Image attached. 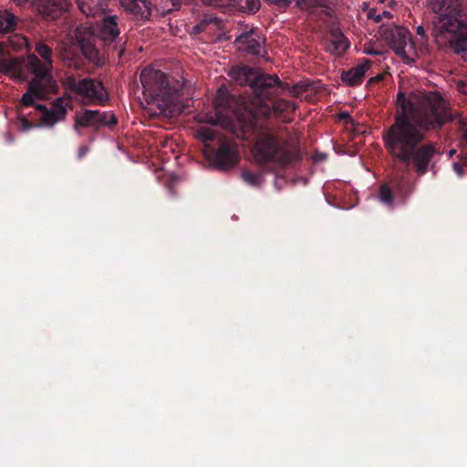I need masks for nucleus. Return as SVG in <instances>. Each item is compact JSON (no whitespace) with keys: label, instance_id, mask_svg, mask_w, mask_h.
I'll return each mask as SVG.
<instances>
[{"label":"nucleus","instance_id":"1","mask_svg":"<svg viewBox=\"0 0 467 467\" xmlns=\"http://www.w3.org/2000/svg\"><path fill=\"white\" fill-rule=\"evenodd\" d=\"M397 104L399 109L393 123L382 131L384 147L394 161L423 176L432 170L440 154L435 142L426 141L427 134L441 129L452 120V116L437 92L425 94L419 108L403 92H399Z\"/></svg>","mask_w":467,"mask_h":467},{"label":"nucleus","instance_id":"2","mask_svg":"<svg viewBox=\"0 0 467 467\" xmlns=\"http://www.w3.org/2000/svg\"><path fill=\"white\" fill-rule=\"evenodd\" d=\"M438 22L431 35L438 45H446L456 54L467 57V0H427Z\"/></svg>","mask_w":467,"mask_h":467},{"label":"nucleus","instance_id":"3","mask_svg":"<svg viewBox=\"0 0 467 467\" xmlns=\"http://www.w3.org/2000/svg\"><path fill=\"white\" fill-rule=\"evenodd\" d=\"M238 122L244 137L254 136L252 156L254 162L265 171L285 168L301 160L300 149L278 136L265 124L258 122L257 127L249 129L242 120Z\"/></svg>","mask_w":467,"mask_h":467},{"label":"nucleus","instance_id":"4","mask_svg":"<svg viewBox=\"0 0 467 467\" xmlns=\"http://www.w3.org/2000/svg\"><path fill=\"white\" fill-rule=\"evenodd\" d=\"M119 33L117 16H108L103 18L98 36L86 28L83 30L77 28L75 39L65 49L62 57L67 61L68 67L78 69L81 68L86 61L100 66L104 63V57L100 55L97 42L100 40L109 45L117 40Z\"/></svg>","mask_w":467,"mask_h":467},{"label":"nucleus","instance_id":"5","mask_svg":"<svg viewBox=\"0 0 467 467\" xmlns=\"http://www.w3.org/2000/svg\"><path fill=\"white\" fill-rule=\"evenodd\" d=\"M233 80L240 86H249L250 95L240 97L238 99L225 89L220 88L215 99L216 106L231 110L238 119L239 108L243 103H250L259 96L270 93L271 88L281 85V80L276 75L258 73L249 66H235L230 70Z\"/></svg>","mask_w":467,"mask_h":467},{"label":"nucleus","instance_id":"6","mask_svg":"<svg viewBox=\"0 0 467 467\" xmlns=\"http://www.w3.org/2000/svg\"><path fill=\"white\" fill-rule=\"evenodd\" d=\"M148 118L172 119L185 109L182 92L168 76L148 65Z\"/></svg>","mask_w":467,"mask_h":467},{"label":"nucleus","instance_id":"7","mask_svg":"<svg viewBox=\"0 0 467 467\" xmlns=\"http://www.w3.org/2000/svg\"><path fill=\"white\" fill-rule=\"evenodd\" d=\"M36 51L43 60L35 55L27 58L26 68L34 78L28 82L27 90L21 98V106L34 105V99H47L49 95L57 94L59 89L57 82L52 76V48L46 43L37 42Z\"/></svg>","mask_w":467,"mask_h":467},{"label":"nucleus","instance_id":"8","mask_svg":"<svg viewBox=\"0 0 467 467\" xmlns=\"http://www.w3.org/2000/svg\"><path fill=\"white\" fill-rule=\"evenodd\" d=\"M275 88H271L270 93L265 96H259L250 101V103H243L239 108L238 120L245 123L249 129L257 127L258 122L265 123V119L269 117L272 112L280 114L287 110H295L296 107L292 101L289 100H277L274 101L271 97Z\"/></svg>","mask_w":467,"mask_h":467},{"label":"nucleus","instance_id":"9","mask_svg":"<svg viewBox=\"0 0 467 467\" xmlns=\"http://www.w3.org/2000/svg\"><path fill=\"white\" fill-rule=\"evenodd\" d=\"M63 87L81 99L84 105H105L109 94L101 81L84 78L77 79L74 75H66L62 80Z\"/></svg>","mask_w":467,"mask_h":467},{"label":"nucleus","instance_id":"10","mask_svg":"<svg viewBox=\"0 0 467 467\" xmlns=\"http://www.w3.org/2000/svg\"><path fill=\"white\" fill-rule=\"evenodd\" d=\"M74 119V130L78 132L79 128H90L94 131H99L103 127L111 129L118 123V118L112 112L93 109L77 112Z\"/></svg>","mask_w":467,"mask_h":467},{"label":"nucleus","instance_id":"11","mask_svg":"<svg viewBox=\"0 0 467 467\" xmlns=\"http://www.w3.org/2000/svg\"><path fill=\"white\" fill-rule=\"evenodd\" d=\"M379 34L389 43L395 54L402 58L407 57L406 47L409 45L410 47H412L413 46L410 31L403 26L383 24L379 26Z\"/></svg>","mask_w":467,"mask_h":467},{"label":"nucleus","instance_id":"12","mask_svg":"<svg viewBox=\"0 0 467 467\" xmlns=\"http://www.w3.org/2000/svg\"><path fill=\"white\" fill-rule=\"evenodd\" d=\"M28 107H35L36 110L41 112V124L46 127H53L56 123L62 121L67 115V109H72L71 97L64 95L63 97L57 98L52 103L51 107L47 108L46 105L37 104L34 101V105Z\"/></svg>","mask_w":467,"mask_h":467},{"label":"nucleus","instance_id":"13","mask_svg":"<svg viewBox=\"0 0 467 467\" xmlns=\"http://www.w3.org/2000/svg\"><path fill=\"white\" fill-rule=\"evenodd\" d=\"M17 5L29 4L46 17L56 18L68 5L67 0H13Z\"/></svg>","mask_w":467,"mask_h":467},{"label":"nucleus","instance_id":"14","mask_svg":"<svg viewBox=\"0 0 467 467\" xmlns=\"http://www.w3.org/2000/svg\"><path fill=\"white\" fill-rule=\"evenodd\" d=\"M239 160L238 153L234 147L223 141L216 150L211 154V161L220 170H226L234 166Z\"/></svg>","mask_w":467,"mask_h":467},{"label":"nucleus","instance_id":"15","mask_svg":"<svg viewBox=\"0 0 467 467\" xmlns=\"http://www.w3.org/2000/svg\"><path fill=\"white\" fill-rule=\"evenodd\" d=\"M260 6V0H224L223 5L219 8L224 13L254 15L259 11Z\"/></svg>","mask_w":467,"mask_h":467},{"label":"nucleus","instance_id":"16","mask_svg":"<svg viewBox=\"0 0 467 467\" xmlns=\"http://www.w3.org/2000/svg\"><path fill=\"white\" fill-rule=\"evenodd\" d=\"M234 44L241 51L252 55H259L260 53L261 44L259 41V36L254 29L242 33L238 36L235 38Z\"/></svg>","mask_w":467,"mask_h":467},{"label":"nucleus","instance_id":"17","mask_svg":"<svg viewBox=\"0 0 467 467\" xmlns=\"http://www.w3.org/2000/svg\"><path fill=\"white\" fill-rule=\"evenodd\" d=\"M371 62L365 59L362 63L341 73V80L348 86L354 87L360 85L365 78L366 72L369 69Z\"/></svg>","mask_w":467,"mask_h":467},{"label":"nucleus","instance_id":"18","mask_svg":"<svg viewBox=\"0 0 467 467\" xmlns=\"http://www.w3.org/2000/svg\"><path fill=\"white\" fill-rule=\"evenodd\" d=\"M349 47V42L338 28L330 30V38L327 46V51L337 56H342Z\"/></svg>","mask_w":467,"mask_h":467},{"label":"nucleus","instance_id":"19","mask_svg":"<svg viewBox=\"0 0 467 467\" xmlns=\"http://www.w3.org/2000/svg\"><path fill=\"white\" fill-rule=\"evenodd\" d=\"M0 72L19 80L26 79V75L22 67V61L17 57L6 59L0 57Z\"/></svg>","mask_w":467,"mask_h":467},{"label":"nucleus","instance_id":"20","mask_svg":"<svg viewBox=\"0 0 467 467\" xmlns=\"http://www.w3.org/2000/svg\"><path fill=\"white\" fill-rule=\"evenodd\" d=\"M19 18L7 9L0 10V34H9L16 29Z\"/></svg>","mask_w":467,"mask_h":467},{"label":"nucleus","instance_id":"21","mask_svg":"<svg viewBox=\"0 0 467 467\" xmlns=\"http://www.w3.org/2000/svg\"><path fill=\"white\" fill-rule=\"evenodd\" d=\"M222 20L218 18L216 16L213 14H205L201 18L199 23H197L192 30L196 34H200L202 32H204L208 30L211 26L213 28H219L221 26Z\"/></svg>","mask_w":467,"mask_h":467},{"label":"nucleus","instance_id":"22","mask_svg":"<svg viewBox=\"0 0 467 467\" xmlns=\"http://www.w3.org/2000/svg\"><path fill=\"white\" fill-rule=\"evenodd\" d=\"M391 182L393 188L403 196H407L412 192V185L410 180L405 176L404 172L401 174H395Z\"/></svg>","mask_w":467,"mask_h":467},{"label":"nucleus","instance_id":"23","mask_svg":"<svg viewBox=\"0 0 467 467\" xmlns=\"http://www.w3.org/2000/svg\"><path fill=\"white\" fill-rule=\"evenodd\" d=\"M99 0H76L79 10L87 16L95 17L100 12Z\"/></svg>","mask_w":467,"mask_h":467},{"label":"nucleus","instance_id":"24","mask_svg":"<svg viewBox=\"0 0 467 467\" xmlns=\"http://www.w3.org/2000/svg\"><path fill=\"white\" fill-rule=\"evenodd\" d=\"M120 4L126 11L143 18L142 8L146 7V0H120Z\"/></svg>","mask_w":467,"mask_h":467},{"label":"nucleus","instance_id":"25","mask_svg":"<svg viewBox=\"0 0 467 467\" xmlns=\"http://www.w3.org/2000/svg\"><path fill=\"white\" fill-rule=\"evenodd\" d=\"M241 176L245 183H247L253 187H259L265 182L264 175H263L262 171L253 172L249 170H244L242 171Z\"/></svg>","mask_w":467,"mask_h":467},{"label":"nucleus","instance_id":"26","mask_svg":"<svg viewBox=\"0 0 467 467\" xmlns=\"http://www.w3.org/2000/svg\"><path fill=\"white\" fill-rule=\"evenodd\" d=\"M297 6L302 9H312L314 7L328 8L336 0H294Z\"/></svg>","mask_w":467,"mask_h":467},{"label":"nucleus","instance_id":"27","mask_svg":"<svg viewBox=\"0 0 467 467\" xmlns=\"http://www.w3.org/2000/svg\"><path fill=\"white\" fill-rule=\"evenodd\" d=\"M154 176L157 181H161L164 184L171 195H174V178L172 176L167 174L163 170H154Z\"/></svg>","mask_w":467,"mask_h":467},{"label":"nucleus","instance_id":"28","mask_svg":"<svg viewBox=\"0 0 467 467\" xmlns=\"http://www.w3.org/2000/svg\"><path fill=\"white\" fill-rule=\"evenodd\" d=\"M379 198L381 202H383L389 206L393 205L394 195H393L392 190L390 189V187L388 184H383L380 186L379 192Z\"/></svg>","mask_w":467,"mask_h":467},{"label":"nucleus","instance_id":"29","mask_svg":"<svg viewBox=\"0 0 467 467\" xmlns=\"http://www.w3.org/2000/svg\"><path fill=\"white\" fill-rule=\"evenodd\" d=\"M198 137L203 142L213 141L216 137V132L207 127H202L197 131Z\"/></svg>","mask_w":467,"mask_h":467},{"label":"nucleus","instance_id":"30","mask_svg":"<svg viewBox=\"0 0 467 467\" xmlns=\"http://www.w3.org/2000/svg\"><path fill=\"white\" fill-rule=\"evenodd\" d=\"M171 3V7L163 9L162 14L171 13L172 11L180 10L182 5H191L195 0H166Z\"/></svg>","mask_w":467,"mask_h":467},{"label":"nucleus","instance_id":"31","mask_svg":"<svg viewBox=\"0 0 467 467\" xmlns=\"http://www.w3.org/2000/svg\"><path fill=\"white\" fill-rule=\"evenodd\" d=\"M140 81L141 84V95L146 98V67H140Z\"/></svg>","mask_w":467,"mask_h":467},{"label":"nucleus","instance_id":"32","mask_svg":"<svg viewBox=\"0 0 467 467\" xmlns=\"http://www.w3.org/2000/svg\"><path fill=\"white\" fill-rule=\"evenodd\" d=\"M416 33L420 36L421 44H425L428 41V36L423 26H417Z\"/></svg>","mask_w":467,"mask_h":467},{"label":"nucleus","instance_id":"33","mask_svg":"<svg viewBox=\"0 0 467 467\" xmlns=\"http://www.w3.org/2000/svg\"><path fill=\"white\" fill-rule=\"evenodd\" d=\"M368 18L375 21L376 23H379L381 21V15L377 14L376 9H370L368 12Z\"/></svg>","mask_w":467,"mask_h":467},{"label":"nucleus","instance_id":"34","mask_svg":"<svg viewBox=\"0 0 467 467\" xmlns=\"http://www.w3.org/2000/svg\"><path fill=\"white\" fill-rule=\"evenodd\" d=\"M202 3L206 5L213 6L219 8L221 5H223L224 0H202Z\"/></svg>","mask_w":467,"mask_h":467},{"label":"nucleus","instance_id":"35","mask_svg":"<svg viewBox=\"0 0 467 467\" xmlns=\"http://www.w3.org/2000/svg\"><path fill=\"white\" fill-rule=\"evenodd\" d=\"M20 121L24 130H29L32 128L31 122L26 117L21 118Z\"/></svg>","mask_w":467,"mask_h":467},{"label":"nucleus","instance_id":"36","mask_svg":"<svg viewBox=\"0 0 467 467\" xmlns=\"http://www.w3.org/2000/svg\"><path fill=\"white\" fill-rule=\"evenodd\" d=\"M340 119H346V120H348V119L350 120L351 117H350V115L348 112H341L340 113Z\"/></svg>","mask_w":467,"mask_h":467},{"label":"nucleus","instance_id":"37","mask_svg":"<svg viewBox=\"0 0 467 467\" xmlns=\"http://www.w3.org/2000/svg\"><path fill=\"white\" fill-rule=\"evenodd\" d=\"M367 54H368V55H379V51H376V50H374V49H368V50H367Z\"/></svg>","mask_w":467,"mask_h":467},{"label":"nucleus","instance_id":"38","mask_svg":"<svg viewBox=\"0 0 467 467\" xmlns=\"http://www.w3.org/2000/svg\"><path fill=\"white\" fill-rule=\"evenodd\" d=\"M380 15H381V18L383 16H386V17H389L390 16V13L388 12V11H383Z\"/></svg>","mask_w":467,"mask_h":467},{"label":"nucleus","instance_id":"39","mask_svg":"<svg viewBox=\"0 0 467 467\" xmlns=\"http://www.w3.org/2000/svg\"><path fill=\"white\" fill-rule=\"evenodd\" d=\"M147 10H148V20H149V19H150V14H151V9H150V5H149V4H148Z\"/></svg>","mask_w":467,"mask_h":467},{"label":"nucleus","instance_id":"40","mask_svg":"<svg viewBox=\"0 0 467 467\" xmlns=\"http://www.w3.org/2000/svg\"><path fill=\"white\" fill-rule=\"evenodd\" d=\"M380 78H381V77H380V76H378V77H376V78H370V80H369V81H370V82H374V81H378V80H379Z\"/></svg>","mask_w":467,"mask_h":467},{"label":"nucleus","instance_id":"41","mask_svg":"<svg viewBox=\"0 0 467 467\" xmlns=\"http://www.w3.org/2000/svg\"><path fill=\"white\" fill-rule=\"evenodd\" d=\"M7 137H8V141H9V142H12V141H13V138H12V136L8 134V136H7Z\"/></svg>","mask_w":467,"mask_h":467},{"label":"nucleus","instance_id":"42","mask_svg":"<svg viewBox=\"0 0 467 467\" xmlns=\"http://www.w3.org/2000/svg\"><path fill=\"white\" fill-rule=\"evenodd\" d=\"M151 132L150 130L147 131V134H148V137L150 136ZM150 143V141L148 140V144Z\"/></svg>","mask_w":467,"mask_h":467},{"label":"nucleus","instance_id":"43","mask_svg":"<svg viewBox=\"0 0 467 467\" xmlns=\"http://www.w3.org/2000/svg\"><path fill=\"white\" fill-rule=\"evenodd\" d=\"M464 138L467 140V130L464 132Z\"/></svg>","mask_w":467,"mask_h":467},{"label":"nucleus","instance_id":"44","mask_svg":"<svg viewBox=\"0 0 467 467\" xmlns=\"http://www.w3.org/2000/svg\"><path fill=\"white\" fill-rule=\"evenodd\" d=\"M210 121H211V122H213V124H215V123H216V121H215V120H213V119H211Z\"/></svg>","mask_w":467,"mask_h":467},{"label":"nucleus","instance_id":"45","mask_svg":"<svg viewBox=\"0 0 467 467\" xmlns=\"http://www.w3.org/2000/svg\"><path fill=\"white\" fill-rule=\"evenodd\" d=\"M140 105L142 106V108H144V106H143V102H142L141 100L140 101Z\"/></svg>","mask_w":467,"mask_h":467}]
</instances>
